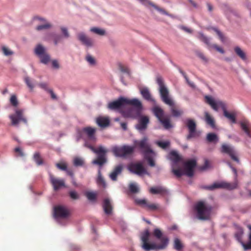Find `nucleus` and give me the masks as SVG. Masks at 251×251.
<instances>
[{
  "instance_id": "f257e3e1",
  "label": "nucleus",
  "mask_w": 251,
  "mask_h": 251,
  "mask_svg": "<svg viewBox=\"0 0 251 251\" xmlns=\"http://www.w3.org/2000/svg\"><path fill=\"white\" fill-rule=\"evenodd\" d=\"M108 107L111 110H119L125 117L135 118L139 116L142 109V103L137 99L121 98L109 103Z\"/></svg>"
},
{
  "instance_id": "f03ea898",
  "label": "nucleus",
  "mask_w": 251,
  "mask_h": 251,
  "mask_svg": "<svg viewBox=\"0 0 251 251\" xmlns=\"http://www.w3.org/2000/svg\"><path fill=\"white\" fill-rule=\"evenodd\" d=\"M153 235L159 240V243L150 242V233L148 229H146L141 233L140 239L142 249L145 251L166 249L169 242L168 238L164 235L162 232L159 228L154 229Z\"/></svg>"
},
{
  "instance_id": "7ed1b4c3",
  "label": "nucleus",
  "mask_w": 251,
  "mask_h": 251,
  "mask_svg": "<svg viewBox=\"0 0 251 251\" xmlns=\"http://www.w3.org/2000/svg\"><path fill=\"white\" fill-rule=\"evenodd\" d=\"M170 159L173 161L172 165V172L176 176L179 177L183 175L188 176H192L194 174V169L196 166V161L195 159H190L186 161L183 164V168L178 166L180 156L178 153L173 151L170 154Z\"/></svg>"
},
{
  "instance_id": "20e7f679",
  "label": "nucleus",
  "mask_w": 251,
  "mask_h": 251,
  "mask_svg": "<svg viewBox=\"0 0 251 251\" xmlns=\"http://www.w3.org/2000/svg\"><path fill=\"white\" fill-rule=\"evenodd\" d=\"M157 82L159 85V90L163 101L171 107V111L172 115L175 117H179L183 113V111L177 109L175 105V102L169 95V91L164 84L162 79L158 77Z\"/></svg>"
},
{
  "instance_id": "39448f33",
  "label": "nucleus",
  "mask_w": 251,
  "mask_h": 251,
  "mask_svg": "<svg viewBox=\"0 0 251 251\" xmlns=\"http://www.w3.org/2000/svg\"><path fill=\"white\" fill-rule=\"evenodd\" d=\"M135 145L139 147L144 154V158L149 165L151 167L155 166L154 158L156 156L155 153L151 150L146 137L144 138L141 141H137L135 142Z\"/></svg>"
},
{
  "instance_id": "423d86ee",
  "label": "nucleus",
  "mask_w": 251,
  "mask_h": 251,
  "mask_svg": "<svg viewBox=\"0 0 251 251\" xmlns=\"http://www.w3.org/2000/svg\"><path fill=\"white\" fill-rule=\"evenodd\" d=\"M85 146L89 148L92 151L98 155L97 158L92 161L93 164L101 166L106 162V154L108 152V150L105 147L100 146L95 149L87 142H85Z\"/></svg>"
},
{
  "instance_id": "0eeeda50",
  "label": "nucleus",
  "mask_w": 251,
  "mask_h": 251,
  "mask_svg": "<svg viewBox=\"0 0 251 251\" xmlns=\"http://www.w3.org/2000/svg\"><path fill=\"white\" fill-rule=\"evenodd\" d=\"M212 207L207 203L200 201L195 206L197 217L200 220H207L210 218Z\"/></svg>"
},
{
  "instance_id": "6e6552de",
  "label": "nucleus",
  "mask_w": 251,
  "mask_h": 251,
  "mask_svg": "<svg viewBox=\"0 0 251 251\" xmlns=\"http://www.w3.org/2000/svg\"><path fill=\"white\" fill-rule=\"evenodd\" d=\"M34 52L42 63L46 65L50 61V55L48 53L47 49L42 45L37 44L34 48Z\"/></svg>"
},
{
  "instance_id": "1a4fd4ad",
  "label": "nucleus",
  "mask_w": 251,
  "mask_h": 251,
  "mask_svg": "<svg viewBox=\"0 0 251 251\" xmlns=\"http://www.w3.org/2000/svg\"><path fill=\"white\" fill-rule=\"evenodd\" d=\"M228 165L229 167L231 168L233 172H234L235 174V180L232 183H227L225 182H217L213 184L212 185L208 186L207 187L208 189L209 190H214L216 188H226L229 190L234 189L237 188V173L236 170L232 167L230 163H228Z\"/></svg>"
},
{
  "instance_id": "9d476101",
  "label": "nucleus",
  "mask_w": 251,
  "mask_h": 251,
  "mask_svg": "<svg viewBox=\"0 0 251 251\" xmlns=\"http://www.w3.org/2000/svg\"><path fill=\"white\" fill-rule=\"evenodd\" d=\"M153 111L165 128L169 129L173 126L170 122V117L168 115H164L163 110L160 107L154 106Z\"/></svg>"
},
{
  "instance_id": "9b49d317",
  "label": "nucleus",
  "mask_w": 251,
  "mask_h": 251,
  "mask_svg": "<svg viewBox=\"0 0 251 251\" xmlns=\"http://www.w3.org/2000/svg\"><path fill=\"white\" fill-rule=\"evenodd\" d=\"M134 149V147L129 146H115L112 151L116 156L126 157L132 153Z\"/></svg>"
},
{
  "instance_id": "f8f14e48",
  "label": "nucleus",
  "mask_w": 251,
  "mask_h": 251,
  "mask_svg": "<svg viewBox=\"0 0 251 251\" xmlns=\"http://www.w3.org/2000/svg\"><path fill=\"white\" fill-rule=\"evenodd\" d=\"M197 37L201 41L203 42L207 46V48L209 50L214 49L221 53H225V51L222 48L215 44H212L211 43V38L210 37H207L202 32H199Z\"/></svg>"
},
{
  "instance_id": "ddd939ff",
  "label": "nucleus",
  "mask_w": 251,
  "mask_h": 251,
  "mask_svg": "<svg viewBox=\"0 0 251 251\" xmlns=\"http://www.w3.org/2000/svg\"><path fill=\"white\" fill-rule=\"evenodd\" d=\"M69 214V210L64 206L57 205L54 208V215L58 221L67 219Z\"/></svg>"
},
{
  "instance_id": "4468645a",
  "label": "nucleus",
  "mask_w": 251,
  "mask_h": 251,
  "mask_svg": "<svg viewBox=\"0 0 251 251\" xmlns=\"http://www.w3.org/2000/svg\"><path fill=\"white\" fill-rule=\"evenodd\" d=\"M206 102L215 111L221 108L224 111L226 108V105L222 101L216 99L211 96H205Z\"/></svg>"
},
{
  "instance_id": "2eb2a0df",
  "label": "nucleus",
  "mask_w": 251,
  "mask_h": 251,
  "mask_svg": "<svg viewBox=\"0 0 251 251\" xmlns=\"http://www.w3.org/2000/svg\"><path fill=\"white\" fill-rule=\"evenodd\" d=\"M23 113V110L16 109L14 114L9 115V117L11 120L12 125L18 126L20 121H23L25 124L27 123V120L24 117Z\"/></svg>"
},
{
  "instance_id": "dca6fc26",
  "label": "nucleus",
  "mask_w": 251,
  "mask_h": 251,
  "mask_svg": "<svg viewBox=\"0 0 251 251\" xmlns=\"http://www.w3.org/2000/svg\"><path fill=\"white\" fill-rule=\"evenodd\" d=\"M129 170L139 176L148 175V173L143 166L142 162H137L130 164L128 166Z\"/></svg>"
},
{
  "instance_id": "f3484780",
  "label": "nucleus",
  "mask_w": 251,
  "mask_h": 251,
  "mask_svg": "<svg viewBox=\"0 0 251 251\" xmlns=\"http://www.w3.org/2000/svg\"><path fill=\"white\" fill-rule=\"evenodd\" d=\"M77 37L81 43L87 48H92L94 46V40L83 32H79L77 34Z\"/></svg>"
},
{
  "instance_id": "a211bd4d",
  "label": "nucleus",
  "mask_w": 251,
  "mask_h": 251,
  "mask_svg": "<svg viewBox=\"0 0 251 251\" xmlns=\"http://www.w3.org/2000/svg\"><path fill=\"white\" fill-rule=\"evenodd\" d=\"M248 227L250 230V232L249 235V242L245 244L243 242H242L241 238L243 234V230L242 228H239L238 229V231L237 232V233L235 234L236 237L238 241H240L243 247L245 250H251V225H248Z\"/></svg>"
},
{
  "instance_id": "6ab92c4d",
  "label": "nucleus",
  "mask_w": 251,
  "mask_h": 251,
  "mask_svg": "<svg viewBox=\"0 0 251 251\" xmlns=\"http://www.w3.org/2000/svg\"><path fill=\"white\" fill-rule=\"evenodd\" d=\"M221 151L227 153L235 161L239 162V160L236 156V152L234 148L229 145L223 144L222 146Z\"/></svg>"
},
{
  "instance_id": "aec40b11",
  "label": "nucleus",
  "mask_w": 251,
  "mask_h": 251,
  "mask_svg": "<svg viewBox=\"0 0 251 251\" xmlns=\"http://www.w3.org/2000/svg\"><path fill=\"white\" fill-rule=\"evenodd\" d=\"M50 182L54 190L57 191L63 187H65V182L62 179L54 177L52 175H50Z\"/></svg>"
},
{
  "instance_id": "412c9836",
  "label": "nucleus",
  "mask_w": 251,
  "mask_h": 251,
  "mask_svg": "<svg viewBox=\"0 0 251 251\" xmlns=\"http://www.w3.org/2000/svg\"><path fill=\"white\" fill-rule=\"evenodd\" d=\"M186 125L189 129V134L187 136V138L189 139L191 137H195L197 135L196 131V123L194 121L189 119L187 121Z\"/></svg>"
},
{
  "instance_id": "4be33fe9",
  "label": "nucleus",
  "mask_w": 251,
  "mask_h": 251,
  "mask_svg": "<svg viewBox=\"0 0 251 251\" xmlns=\"http://www.w3.org/2000/svg\"><path fill=\"white\" fill-rule=\"evenodd\" d=\"M34 19L35 20L38 21L42 24L36 27V29L38 31L49 29L52 27V25L49 22H47L45 19L42 18L36 17Z\"/></svg>"
},
{
  "instance_id": "5701e85b",
  "label": "nucleus",
  "mask_w": 251,
  "mask_h": 251,
  "mask_svg": "<svg viewBox=\"0 0 251 251\" xmlns=\"http://www.w3.org/2000/svg\"><path fill=\"white\" fill-rule=\"evenodd\" d=\"M44 40L47 41L52 40L54 45H56L61 41V36L53 33H49L44 36Z\"/></svg>"
},
{
  "instance_id": "b1692460",
  "label": "nucleus",
  "mask_w": 251,
  "mask_h": 251,
  "mask_svg": "<svg viewBox=\"0 0 251 251\" xmlns=\"http://www.w3.org/2000/svg\"><path fill=\"white\" fill-rule=\"evenodd\" d=\"M82 131L86 134L89 140L91 141H95L96 138L95 133L96 128L91 127H86L82 129Z\"/></svg>"
},
{
  "instance_id": "393cba45",
  "label": "nucleus",
  "mask_w": 251,
  "mask_h": 251,
  "mask_svg": "<svg viewBox=\"0 0 251 251\" xmlns=\"http://www.w3.org/2000/svg\"><path fill=\"white\" fill-rule=\"evenodd\" d=\"M242 130L246 133L247 135L249 137H251V125L247 120H244L240 123Z\"/></svg>"
},
{
  "instance_id": "a878e982",
  "label": "nucleus",
  "mask_w": 251,
  "mask_h": 251,
  "mask_svg": "<svg viewBox=\"0 0 251 251\" xmlns=\"http://www.w3.org/2000/svg\"><path fill=\"white\" fill-rule=\"evenodd\" d=\"M149 123V118L146 116H141L139 120V123L136 127L140 130L145 129Z\"/></svg>"
},
{
  "instance_id": "bb28decb",
  "label": "nucleus",
  "mask_w": 251,
  "mask_h": 251,
  "mask_svg": "<svg viewBox=\"0 0 251 251\" xmlns=\"http://www.w3.org/2000/svg\"><path fill=\"white\" fill-rule=\"evenodd\" d=\"M123 170V166L122 165L117 166L112 172L109 175L110 178L113 181L117 180V176L119 175Z\"/></svg>"
},
{
  "instance_id": "cd10ccee",
  "label": "nucleus",
  "mask_w": 251,
  "mask_h": 251,
  "mask_svg": "<svg viewBox=\"0 0 251 251\" xmlns=\"http://www.w3.org/2000/svg\"><path fill=\"white\" fill-rule=\"evenodd\" d=\"M140 93L145 100L155 102L147 88L145 87L140 89Z\"/></svg>"
},
{
  "instance_id": "c85d7f7f",
  "label": "nucleus",
  "mask_w": 251,
  "mask_h": 251,
  "mask_svg": "<svg viewBox=\"0 0 251 251\" xmlns=\"http://www.w3.org/2000/svg\"><path fill=\"white\" fill-rule=\"evenodd\" d=\"M97 124L101 127H105L109 124V120L107 117H99L96 120Z\"/></svg>"
},
{
  "instance_id": "c756f323",
  "label": "nucleus",
  "mask_w": 251,
  "mask_h": 251,
  "mask_svg": "<svg viewBox=\"0 0 251 251\" xmlns=\"http://www.w3.org/2000/svg\"><path fill=\"white\" fill-rule=\"evenodd\" d=\"M234 50L236 55L239 56L242 60L245 61L247 59V55L245 51L238 46L234 47Z\"/></svg>"
},
{
  "instance_id": "7c9ffc66",
  "label": "nucleus",
  "mask_w": 251,
  "mask_h": 251,
  "mask_svg": "<svg viewBox=\"0 0 251 251\" xmlns=\"http://www.w3.org/2000/svg\"><path fill=\"white\" fill-rule=\"evenodd\" d=\"M103 207L105 213L106 214H110L112 212V205L110 200L105 199L103 201Z\"/></svg>"
},
{
  "instance_id": "2f4dec72",
  "label": "nucleus",
  "mask_w": 251,
  "mask_h": 251,
  "mask_svg": "<svg viewBox=\"0 0 251 251\" xmlns=\"http://www.w3.org/2000/svg\"><path fill=\"white\" fill-rule=\"evenodd\" d=\"M151 7L154 8L156 10H157L158 12H159L160 14L163 15H167L168 16H170L171 17H173V16L171 14H169L164 9L158 6L157 5H155L153 3L151 2V4L150 5L149 8H151Z\"/></svg>"
},
{
  "instance_id": "473e14b6",
  "label": "nucleus",
  "mask_w": 251,
  "mask_h": 251,
  "mask_svg": "<svg viewBox=\"0 0 251 251\" xmlns=\"http://www.w3.org/2000/svg\"><path fill=\"white\" fill-rule=\"evenodd\" d=\"M223 112L224 115L229 120H230L232 123H236V114L235 112H229L226 110V108L223 111Z\"/></svg>"
},
{
  "instance_id": "72a5a7b5",
  "label": "nucleus",
  "mask_w": 251,
  "mask_h": 251,
  "mask_svg": "<svg viewBox=\"0 0 251 251\" xmlns=\"http://www.w3.org/2000/svg\"><path fill=\"white\" fill-rule=\"evenodd\" d=\"M205 121L206 123L212 128H215V121L214 118L207 112H204Z\"/></svg>"
},
{
  "instance_id": "f704fd0d",
  "label": "nucleus",
  "mask_w": 251,
  "mask_h": 251,
  "mask_svg": "<svg viewBox=\"0 0 251 251\" xmlns=\"http://www.w3.org/2000/svg\"><path fill=\"white\" fill-rule=\"evenodd\" d=\"M85 60L91 67H94L97 65V60L95 57L90 54H87L85 56Z\"/></svg>"
},
{
  "instance_id": "c9c22d12",
  "label": "nucleus",
  "mask_w": 251,
  "mask_h": 251,
  "mask_svg": "<svg viewBox=\"0 0 251 251\" xmlns=\"http://www.w3.org/2000/svg\"><path fill=\"white\" fill-rule=\"evenodd\" d=\"M223 10L228 18H230L232 15H236V12L228 6L225 5L223 7Z\"/></svg>"
},
{
  "instance_id": "e433bc0d",
  "label": "nucleus",
  "mask_w": 251,
  "mask_h": 251,
  "mask_svg": "<svg viewBox=\"0 0 251 251\" xmlns=\"http://www.w3.org/2000/svg\"><path fill=\"white\" fill-rule=\"evenodd\" d=\"M150 192L153 194H162L165 190L163 188L160 186H157L155 187H151L150 189Z\"/></svg>"
},
{
  "instance_id": "4c0bfd02",
  "label": "nucleus",
  "mask_w": 251,
  "mask_h": 251,
  "mask_svg": "<svg viewBox=\"0 0 251 251\" xmlns=\"http://www.w3.org/2000/svg\"><path fill=\"white\" fill-rule=\"evenodd\" d=\"M24 80L27 86L30 89H33L34 87V80L30 78L29 77L26 76L24 78Z\"/></svg>"
},
{
  "instance_id": "58836bf2",
  "label": "nucleus",
  "mask_w": 251,
  "mask_h": 251,
  "mask_svg": "<svg viewBox=\"0 0 251 251\" xmlns=\"http://www.w3.org/2000/svg\"><path fill=\"white\" fill-rule=\"evenodd\" d=\"M85 195L89 200L92 201L96 200L97 194L95 192L87 191L85 193Z\"/></svg>"
},
{
  "instance_id": "ea45409f",
  "label": "nucleus",
  "mask_w": 251,
  "mask_h": 251,
  "mask_svg": "<svg viewBox=\"0 0 251 251\" xmlns=\"http://www.w3.org/2000/svg\"><path fill=\"white\" fill-rule=\"evenodd\" d=\"M90 31L99 35H104L105 34V31L104 29L99 27H92Z\"/></svg>"
},
{
  "instance_id": "a19ab883",
  "label": "nucleus",
  "mask_w": 251,
  "mask_h": 251,
  "mask_svg": "<svg viewBox=\"0 0 251 251\" xmlns=\"http://www.w3.org/2000/svg\"><path fill=\"white\" fill-rule=\"evenodd\" d=\"M97 182L98 185H101L102 187H104L106 186L105 182L101 175L100 169L98 171V177Z\"/></svg>"
},
{
  "instance_id": "79ce46f5",
  "label": "nucleus",
  "mask_w": 251,
  "mask_h": 251,
  "mask_svg": "<svg viewBox=\"0 0 251 251\" xmlns=\"http://www.w3.org/2000/svg\"><path fill=\"white\" fill-rule=\"evenodd\" d=\"M183 247V245L179 239L178 238H175L174 240V248L175 249L178 251H181L182 248Z\"/></svg>"
},
{
  "instance_id": "37998d69",
  "label": "nucleus",
  "mask_w": 251,
  "mask_h": 251,
  "mask_svg": "<svg viewBox=\"0 0 251 251\" xmlns=\"http://www.w3.org/2000/svg\"><path fill=\"white\" fill-rule=\"evenodd\" d=\"M207 139L209 142H217L218 140V138L215 134L210 133L207 134Z\"/></svg>"
},
{
  "instance_id": "c03bdc74",
  "label": "nucleus",
  "mask_w": 251,
  "mask_h": 251,
  "mask_svg": "<svg viewBox=\"0 0 251 251\" xmlns=\"http://www.w3.org/2000/svg\"><path fill=\"white\" fill-rule=\"evenodd\" d=\"M147 200L146 199H136L135 200V203L140 205L142 206L143 207L145 208L146 206V205H147Z\"/></svg>"
},
{
  "instance_id": "a18cd8bd",
  "label": "nucleus",
  "mask_w": 251,
  "mask_h": 251,
  "mask_svg": "<svg viewBox=\"0 0 251 251\" xmlns=\"http://www.w3.org/2000/svg\"><path fill=\"white\" fill-rule=\"evenodd\" d=\"M130 191L133 193H138L139 191V188L136 183H131L129 185Z\"/></svg>"
},
{
  "instance_id": "49530a36",
  "label": "nucleus",
  "mask_w": 251,
  "mask_h": 251,
  "mask_svg": "<svg viewBox=\"0 0 251 251\" xmlns=\"http://www.w3.org/2000/svg\"><path fill=\"white\" fill-rule=\"evenodd\" d=\"M84 163V160L82 158L76 157L74 159V164L75 166H82Z\"/></svg>"
},
{
  "instance_id": "de8ad7c7",
  "label": "nucleus",
  "mask_w": 251,
  "mask_h": 251,
  "mask_svg": "<svg viewBox=\"0 0 251 251\" xmlns=\"http://www.w3.org/2000/svg\"><path fill=\"white\" fill-rule=\"evenodd\" d=\"M60 30L64 38H68L70 36L67 27L62 26L60 27Z\"/></svg>"
},
{
  "instance_id": "09e8293b",
  "label": "nucleus",
  "mask_w": 251,
  "mask_h": 251,
  "mask_svg": "<svg viewBox=\"0 0 251 251\" xmlns=\"http://www.w3.org/2000/svg\"><path fill=\"white\" fill-rule=\"evenodd\" d=\"M145 208H147L149 210H154L158 209V205L155 203H149L147 201V205H146V206Z\"/></svg>"
},
{
  "instance_id": "8fccbe9b",
  "label": "nucleus",
  "mask_w": 251,
  "mask_h": 251,
  "mask_svg": "<svg viewBox=\"0 0 251 251\" xmlns=\"http://www.w3.org/2000/svg\"><path fill=\"white\" fill-rule=\"evenodd\" d=\"M2 51L3 53L6 56L11 55L13 54V52L10 49L5 46L2 47Z\"/></svg>"
},
{
  "instance_id": "3c124183",
  "label": "nucleus",
  "mask_w": 251,
  "mask_h": 251,
  "mask_svg": "<svg viewBox=\"0 0 251 251\" xmlns=\"http://www.w3.org/2000/svg\"><path fill=\"white\" fill-rule=\"evenodd\" d=\"M56 167L61 170H66L67 164L64 161H61L56 164Z\"/></svg>"
},
{
  "instance_id": "603ef678",
  "label": "nucleus",
  "mask_w": 251,
  "mask_h": 251,
  "mask_svg": "<svg viewBox=\"0 0 251 251\" xmlns=\"http://www.w3.org/2000/svg\"><path fill=\"white\" fill-rule=\"evenodd\" d=\"M156 143L158 146H159L160 147H161L163 149L166 148L168 146H169V145L170 144V142L168 141H158V142H157Z\"/></svg>"
},
{
  "instance_id": "864d4df0",
  "label": "nucleus",
  "mask_w": 251,
  "mask_h": 251,
  "mask_svg": "<svg viewBox=\"0 0 251 251\" xmlns=\"http://www.w3.org/2000/svg\"><path fill=\"white\" fill-rule=\"evenodd\" d=\"M10 101L11 104L12 105H13L14 106H16L18 105V102L17 99L15 95H13L11 96V98L10 99Z\"/></svg>"
},
{
  "instance_id": "5fc2aeb1",
  "label": "nucleus",
  "mask_w": 251,
  "mask_h": 251,
  "mask_svg": "<svg viewBox=\"0 0 251 251\" xmlns=\"http://www.w3.org/2000/svg\"><path fill=\"white\" fill-rule=\"evenodd\" d=\"M34 159L38 165H41L42 164V159L40 158V155L38 153H36L34 154Z\"/></svg>"
},
{
  "instance_id": "6e6d98bb",
  "label": "nucleus",
  "mask_w": 251,
  "mask_h": 251,
  "mask_svg": "<svg viewBox=\"0 0 251 251\" xmlns=\"http://www.w3.org/2000/svg\"><path fill=\"white\" fill-rule=\"evenodd\" d=\"M38 86L42 89H44L47 92L50 90V89L48 87V84L46 82H41L38 84Z\"/></svg>"
},
{
  "instance_id": "4d7b16f0",
  "label": "nucleus",
  "mask_w": 251,
  "mask_h": 251,
  "mask_svg": "<svg viewBox=\"0 0 251 251\" xmlns=\"http://www.w3.org/2000/svg\"><path fill=\"white\" fill-rule=\"evenodd\" d=\"M69 195L70 197L73 200H77L79 199L78 194L75 191H70Z\"/></svg>"
},
{
  "instance_id": "13d9d810",
  "label": "nucleus",
  "mask_w": 251,
  "mask_h": 251,
  "mask_svg": "<svg viewBox=\"0 0 251 251\" xmlns=\"http://www.w3.org/2000/svg\"><path fill=\"white\" fill-rule=\"evenodd\" d=\"M52 67L55 69H58L60 68L59 61L56 59H54L51 61Z\"/></svg>"
},
{
  "instance_id": "bf43d9fd",
  "label": "nucleus",
  "mask_w": 251,
  "mask_h": 251,
  "mask_svg": "<svg viewBox=\"0 0 251 251\" xmlns=\"http://www.w3.org/2000/svg\"><path fill=\"white\" fill-rule=\"evenodd\" d=\"M196 54L199 58H200L203 61L205 62H207L208 61V59L205 56V55L202 52L200 51H197Z\"/></svg>"
},
{
  "instance_id": "052dcab7",
  "label": "nucleus",
  "mask_w": 251,
  "mask_h": 251,
  "mask_svg": "<svg viewBox=\"0 0 251 251\" xmlns=\"http://www.w3.org/2000/svg\"><path fill=\"white\" fill-rule=\"evenodd\" d=\"M215 31L216 32L221 41L223 43H225L226 41V38L224 36L222 33L217 29H215Z\"/></svg>"
},
{
  "instance_id": "680f3d73",
  "label": "nucleus",
  "mask_w": 251,
  "mask_h": 251,
  "mask_svg": "<svg viewBox=\"0 0 251 251\" xmlns=\"http://www.w3.org/2000/svg\"><path fill=\"white\" fill-rule=\"evenodd\" d=\"M179 28L183 30L184 31L188 33H192V32H193V30L189 27H187V26H184V25H181L179 26Z\"/></svg>"
},
{
  "instance_id": "e2e57ef3",
  "label": "nucleus",
  "mask_w": 251,
  "mask_h": 251,
  "mask_svg": "<svg viewBox=\"0 0 251 251\" xmlns=\"http://www.w3.org/2000/svg\"><path fill=\"white\" fill-rule=\"evenodd\" d=\"M184 77L187 81V82L188 83V84L189 85V86L192 88H195V85L194 84L193 82H192L191 81H190L188 78L187 77V76L186 75H184Z\"/></svg>"
},
{
  "instance_id": "0e129e2a",
  "label": "nucleus",
  "mask_w": 251,
  "mask_h": 251,
  "mask_svg": "<svg viewBox=\"0 0 251 251\" xmlns=\"http://www.w3.org/2000/svg\"><path fill=\"white\" fill-rule=\"evenodd\" d=\"M48 92L50 94L51 97L52 99H54V100L56 99V96L54 94V93H53V91L51 89H50V90H49V91Z\"/></svg>"
},
{
  "instance_id": "69168bd1",
  "label": "nucleus",
  "mask_w": 251,
  "mask_h": 251,
  "mask_svg": "<svg viewBox=\"0 0 251 251\" xmlns=\"http://www.w3.org/2000/svg\"><path fill=\"white\" fill-rule=\"evenodd\" d=\"M206 6H207V9H208V10L211 12L213 10V6L209 3H207L206 4Z\"/></svg>"
},
{
  "instance_id": "338daca9",
  "label": "nucleus",
  "mask_w": 251,
  "mask_h": 251,
  "mask_svg": "<svg viewBox=\"0 0 251 251\" xmlns=\"http://www.w3.org/2000/svg\"><path fill=\"white\" fill-rule=\"evenodd\" d=\"M121 70L122 72H124V73H126L127 74H129V70L128 69V68H126V67H121Z\"/></svg>"
},
{
  "instance_id": "774afa93",
  "label": "nucleus",
  "mask_w": 251,
  "mask_h": 251,
  "mask_svg": "<svg viewBox=\"0 0 251 251\" xmlns=\"http://www.w3.org/2000/svg\"><path fill=\"white\" fill-rule=\"evenodd\" d=\"M208 165H209L208 161H206L205 162V164H204V166H203L202 168V170L206 169L208 167Z\"/></svg>"
}]
</instances>
